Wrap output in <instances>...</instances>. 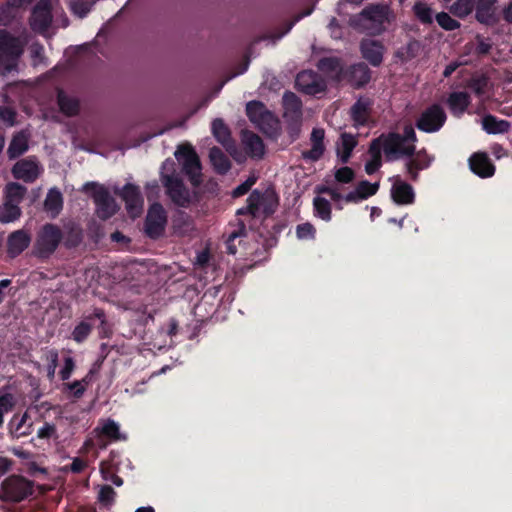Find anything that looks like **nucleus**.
<instances>
[{"mask_svg":"<svg viewBox=\"0 0 512 512\" xmlns=\"http://www.w3.org/2000/svg\"><path fill=\"white\" fill-rule=\"evenodd\" d=\"M474 9V0H457L454 2L450 11L457 17H465L470 14Z\"/></svg>","mask_w":512,"mask_h":512,"instance_id":"49530a36","label":"nucleus"},{"mask_svg":"<svg viewBox=\"0 0 512 512\" xmlns=\"http://www.w3.org/2000/svg\"><path fill=\"white\" fill-rule=\"evenodd\" d=\"M469 104V95L466 92H454L448 98L450 110L455 115L462 114Z\"/></svg>","mask_w":512,"mask_h":512,"instance_id":"e433bc0d","label":"nucleus"},{"mask_svg":"<svg viewBox=\"0 0 512 512\" xmlns=\"http://www.w3.org/2000/svg\"><path fill=\"white\" fill-rule=\"evenodd\" d=\"M352 81L357 86H362L370 80V71L365 64H357L352 67Z\"/></svg>","mask_w":512,"mask_h":512,"instance_id":"37998d69","label":"nucleus"},{"mask_svg":"<svg viewBox=\"0 0 512 512\" xmlns=\"http://www.w3.org/2000/svg\"><path fill=\"white\" fill-rule=\"evenodd\" d=\"M246 113L250 121L266 134H273L278 129L277 118L259 101H250L246 105Z\"/></svg>","mask_w":512,"mask_h":512,"instance_id":"9d476101","label":"nucleus"},{"mask_svg":"<svg viewBox=\"0 0 512 512\" xmlns=\"http://www.w3.org/2000/svg\"><path fill=\"white\" fill-rule=\"evenodd\" d=\"M22 211L21 208L17 205L11 204L9 202L4 201L0 205V222L1 223H11L18 220L21 217Z\"/></svg>","mask_w":512,"mask_h":512,"instance_id":"58836bf2","label":"nucleus"},{"mask_svg":"<svg viewBox=\"0 0 512 512\" xmlns=\"http://www.w3.org/2000/svg\"><path fill=\"white\" fill-rule=\"evenodd\" d=\"M45 360L47 361V378L53 381L55 378L56 368L59 362V353L57 349H46Z\"/></svg>","mask_w":512,"mask_h":512,"instance_id":"c03bdc74","label":"nucleus"},{"mask_svg":"<svg viewBox=\"0 0 512 512\" xmlns=\"http://www.w3.org/2000/svg\"><path fill=\"white\" fill-rule=\"evenodd\" d=\"M30 2L31 0H8L5 5L0 7V25H8L17 17L19 9Z\"/></svg>","mask_w":512,"mask_h":512,"instance_id":"bb28decb","label":"nucleus"},{"mask_svg":"<svg viewBox=\"0 0 512 512\" xmlns=\"http://www.w3.org/2000/svg\"><path fill=\"white\" fill-rule=\"evenodd\" d=\"M446 121V113L444 109L434 104L425 109L418 118L416 125L419 130L433 133L441 129Z\"/></svg>","mask_w":512,"mask_h":512,"instance_id":"f8f14e48","label":"nucleus"},{"mask_svg":"<svg viewBox=\"0 0 512 512\" xmlns=\"http://www.w3.org/2000/svg\"><path fill=\"white\" fill-rule=\"evenodd\" d=\"M167 219L164 208L160 204H153L148 210L145 231L151 238L159 237L165 228Z\"/></svg>","mask_w":512,"mask_h":512,"instance_id":"2eb2a0df","label":"nucleus"},{"mask_svg":"<svg viewBox=\"0 0 512 512\" xmlns=\"http://www.w3.org/2000/svg\"><path fill=\"white\" fill-rule=\"evenodd\" d=\"M116 491L110 485H103L98 492L97 500L104 507H111L115 503Z\"/></svg>","mask_w":512,"mask_h":512,"instance_id":"a18cd8bd","label":"nucleus"},{"mask_svg":"<svg viewBox=\"0 0 512 512\" xmlns=\"http://www.w3.org/2000/svg\"><path fill=\"white\" fill-rule=\"evenodd\" d=\"M354 178V172L349 167H341L335 171V179L339 183H349Z\"/></svg>","mask_w":512,"mask_h":512,"instance_id":"bf43d9fd","label":"nucleus"},{"mask_svg":"<svg viewBox=\"0 0 512 512\" xmlns=\"http://www.w3.org/2000/svg\"><path fill=\"white\" fill-rule=\"evenodd\" d=\"M185 271L186 268L176 262L159 264L153 258H135L113 267L111 276L134 294H142L151 291L160 283L182 280V277L177 275Z\"/></svg>","mask_w":512,"mask_h":512,"instance_id":"f257e3e1","label":"nucleus"},{"mask_svg":"<svg viewBox=\"0 0 512 512\" xmlns=\"http://www.w3.org/2000/svg\"><path fill=\"white\" fill-rule=\"evenodd\" d=\"M393 14L386 5H374L365 8L351 19V25L370 34H380L384 24L393 20Z\"/></svg>","mask_w":512,"mask_h":512,"instance_id":"7ed1b4c3","label":"nucleus"},{"mask_svg":"<svg viewBox=\"0 0 512 512\" xmlns=\"http://www.w3.org/2000/svg\"><path fill=\"white\" fill-rule=\"evenodd\" d=\"M62 207L63 198L61 192L55 188L50 189L44 202L46 212L50 213L52 217H55L59 214Z\"/></svg>","mask_w":512,"mask_h":512,"instance_id":"7c9ffc66","label":"nucleus"},{"mask_svg":"<svg viewBox=\"0 0 512 512\" xmlns=\"http://www.w3.org/2000/svg\"><path fill=\"white\" fill-rule=\"evenodd\" d=\"M94 3V1L89 0H72L70 9L76 16L83 18L89 13Z\"/></svg>","mask_w":512,"mask_h":512,"instance_id":"de8ad7c7","label":"nucleus"},{"mask_svg":"<svg viewBox=\"0 0 512 512\" xmlns=\"http://www.w3.org/2000/svg\"><path fill=\"white\" fill-rule=\"evenodd\" d=\"M24 45V39L14 37L6 30L0 29V74L4 75L16 68Z\"/></svg>","mask_w":512,"mask_h":512,"instance_id":"39448f33","label":"nucleus"},{"mask_svg":"<svg viewBox=\"0 0 512 512\" xmlns=\"http://www.w3.org/2000/svg\"><path fill=\"white\" fill-rule=\"evenodd\" d=\"M378 187V183L372 184L368 181H362L357 185L356 189L364 197V199H367L368 197L376 194Z\"/></svg>","mask_w":512,"mask_h":512,"instance_id":"6e6d98bb","label":"nucleus"},{"mask_svg":"<svg viewBox=\"0 0 512 512\" xmlns=\"http://www.w3.org/2000/svg\"><path fill=\"white\" fill-rule=\"evenodd\" d=\"M82 191L89 193L93 198L95 213L100 219L107 220L118 212L119 205L104 185L87 182L83 185Z\"/></svg>","mask_w":512,"mask_h":512,"instance_id":"423d86ee","label":"nucleus"},{"mask_svg":"<svg viewBox=\"0 0 512 512\" xmlns=\"http://www.w3.org/2000/svg\"><path fill=\"white\" fill-rule=\"evenodd\" d=\"M296 86L306 94L315 95L325 90V82L315 72L303 71L297 75Z\"/></svg>","mask_w":512,"mask_h":512,"instance_id":"a211bd4d","label":"nucleus"},{"mask_svg":"<svg viewBox=\"0 0 512 512\" xmlns=\"http://www.w3.org/2000/svg\"><path fill=\"white\" fill-rule=\"evenodd\" d=\"M15 405L14 397L10 393H6L0 396V427L3 425L4 413L10 412Z\"/></svg>","mask_w":512,"mask_h":512,"instance_id":"3c124183","label":"nucleus"},{"mask_svg":"<svg viewBox=\"0 0 512 512\" xmlns=\"http://www.w3.org/2000/svg\"><path fill=\"white\" fill-rule=\"evenodd\" d=\"M243 144L250 157L259 159L264 155L265 147L258 135L250 132L245 133L243 136Z\"/></svg>","mask_w":512,"mask_h":512,"instance_id":"cd10ccee","label":"nucleus"},{"mask_svg":"<svg viewBox=\"0 0 512 512\" xmlns=\"http://www.w3.org/2000/svg\"><path fill=\"white\" fill-rule=\"evenodd\" d=\"M325 132L321 128H314L311 133L310 141L311 148L307 151H303L302 156L305 159L316 161L320 159L325 151L324 145Z\"/></svg>","mask_w":512,"mask_h":512,"instance_id":"412c9836","label":"nucleus"},{"mask_svg":"<svg viewBox=\"0 0 512 512\" xmlns=\"http://www.w3.org/2000/svg\"><path fill=\"white\" fill-rule=\"evenodd\" d=\"M216 260L217 258H195L191 273L204 285L216 281L220 276V268Z\"/></svg>","mask_w":512,"mask_h":512,"instance_id":"ddd939ff","label":"nucleus"},{"mask_svg":"<svg viewBox=\"0 0 512 512\" xmlns=\"http://www.w3.org/2000/svg\"><path fill=\"white\" fill-rule=\"evenodd\" d=\"M174 155L182 165V170L189 177L191 183L194 186L199 185L201 182V164L194 148L189 144L179 145Z\"/></svg>","mask_w":512,"mask_h":512,"instance_id":"1a4fd4ad","label":"nucleus"},{"mask_svg":"<svg viewBox=\"0 0 512 512\" xmlns=\"http://www.w3.org/2000/svg\"><path fill=\"white\" fill-rule=\"evenodd\" d=\"M370 100L367 98H360L351 108V117L356 126L364 125L370 113Z\"/></svg>","mask_w":512,"mask_h":512,"instance_id":"c85d7f7f","label":"nucleus"},{"mask_svg":"<svg viewBox=\"0 0 512 512\" xmlns=\"http://www.w3.org/2000/svg\"><path fill=\"white\" fill-rule=\"evenodd\" d=\"M414 12L418 19L423 23H431L432 22V11L427 4L424 3H416L414 5Z\"/></svg>","mask_w":512,"mask_h":512,"instance_id":"864d4df0","label":"nucleus"},{"mask_svg":"<svg viewBox=\"0 0 512 512\" xmlns=\"http://www.w3.org/2000/svg\"><path fill=\"white\" fill-rule=\"evenodd\" d=\"M58 104H59L61 111L68 116L75 115L79 111L78 100L66 95L62 91H59V93H58Z\"/></svg>","mask_w":512,"mask_h":512,"instance_id":"ea45409f","label":"nucleus"},{"mask_svg":"<svg viewBox=\"0 0 512 512\" xmlns=\"http://www.w3.org/2000/svg\"><path fill=\"white\" fill-rule=\"evenodd\" d=\"M161 181L171 200L179 206H187L192 201L191 192L185 187L183 181L176 175L175 163L166 159L161 166Z\"/></svg>","mask_w":512,"mask_h":512,"instance_id":"20e7f679","label":"nucleus"},{"mask_svg":"<svg viewBox=\"0 0 512 512\" xmlns=\"http://www.w3.org/2000/svg\"><path fill=\"white\" fill-rule=\"evenodd\" d=\"M374 140L372 141L369 149L370 160L365 164V171L367 174L371 175L375 173L381 166V151L382 148L377 146L374 149Z\"/></svg>","mask_w":512,"mask_h":512,"instance_id":"79ce46f5","label":"nucleus"},{"mask_svg":"<svg viewBox=\"0 0 512 512\" xmlns=\"http://www.w3.org/2000/svg\"><path fill=\"white\" fill-rule=\"evenodd\" d=\"M497 0H474L476 17L482 23H488L494 15V6Z\"/></svg>","mask_w":512,"mask_h":512,"instance_id":"c756f323","label":"nucleus"},{"mask_svg":"<svg viewBox=\"0 0 512 512\" xmlns=\"http://www.w3.org/2000/svg\"><path fill=\"white\" fill-rule=\"evenodd\" d=\"M391 195L393 200L397 204L401 205H408L412 204L414 202L415 194L413 191L412 186L405 183L399 178H396L392 189H391Z\"/></svg>","mask_w":512,"mask_h":512,"instance_id":"5701e85b","label":"nucleus"},{"mask_svg":"<svg viewBox=\"0 0 512 512\" xmlns=\"http://www.w3.org/2000/svg\"><path fill=\"white\" fill-rule=\"evenodd\" d=\"M209 158L218 173L225 174L229 171L231 167L230 161L218 147H212L210 149Z\"/></svg>","mask_w":512,"mask_h":512,"instance_id":"72a5a7b5","label":"nucleus"},{"mask_svg":"<svg viewBox=\"0 0 512 512\" xmlns=\"http://www.w3.org/2000/svg\"><path fill=\"white\" fill-rule=\"evenodd\" d=\"M365 200L364 197L355 188L353 191L344 195V201L346 203H358Z\"/></svg>","mask_w":512,"mask_h":512,"instance_id":"338daca9","label":"nucleus"},{"mask_svg":"<svg viewBox=\"0 0 512 512\" xmlns=\"http://www.w3.org/2000/svg\"><path fill=\"white\" fill-rule=\"evenodd\" d=\"M318 66L321 70L335 69L338 66V61L336 59L326 58L320 60Z\"/></svg>","mask_w":512,"mask_h":512,"instance_id":"774afa93","label":"nucleus"},{"mask_svg":"<svg viewBox=\"0 0 512 512\" xmlns=\"http://www.w3.org/2000/svg\"><path fill=\"white\" fill-rule=\"evenodd\" d=\"M41 172V166L32 158L20 160L12 168L13 176L16 179L23 180L24 182L35 181Z\"/></svg>","mask_w":512,"mask_h":512,"instance_id":"f3484780","label":"nucleus"},{"mask_svg":"<svg viewBox=\"0 0 512 512\" xmlns=\"http://www.w3.org/2000/svg\"><path fill=\"white\" fill-rule=\"evenodd\" d=\"M437 23L445 30L451 31L460 26L459 22L454 20L448 13L441 12L436 15Z\"/></svg>","mask_w":512,"mask_h":512,"instance_id":"603ef678","label":"nucleus"},{"mask_svg":"<svg viewBox=\"0 0 512 512\" xmlns=\"http://www.w3.org/2000/svg\"><path fill=\"white\" fill-rule=\"evenodd\" d=\"M119 195L125 202L127 213L131 218L135 219L142 214L144 200L138 186L128 183L121 189Z\"/></svg>","mask_w":512,"mask_h":512,"instance_id":"4468645a","label":"nucleus"},{"mask_svg":"<svg viewBox=\"0 0 512 512\" xmlns=\"http://www.w3.org/2000/svg\"><path fill=\"white\" fill-rule=\"evenodd\" d=\"M313 212L317 218L325 222H329L332 219L331 203L324 197L316 196L313 199Z\"/></svg>","mask_w":512,"mask_h":512,"instance_id":"c9c22d12","label":"nucleus"},{"mask_svg":"<svg viewBox=\"0 0 512 512\" xmlns=\"http://www.w3.org/2000/svg\"><path fill=\"white\" fill-rule=\"evenodd\" d=\"M101 435L114 442L126 440V436L122 435L120 432L118 423L112 419L106 420V422L103 424L101 428Z\"/></svg>","mask_w":512,"mask_h":512,"instance_id":"a19ab883","label":"nucleus"},{"mask_svg":"<svg viewBox=\"0 0 512 512\" xmlns=\"http://www.w3.org/2000/svg\"><path fill=\"white\" fill-rule=\"evenodd\" d=\"M27 149L28 135L25 132H19L12 138L7 153L13 159L25 153Z\"/></svg>","mask_w":512,"mask_h":512,"instance_id":"2f4dec72","label":"nucleus"},{"mask_svg":"<svg viewBox=\"0 0 512 512\" xmlns=\"http://www.w3.org/2000/svg\"><path fill=\"white\" fill-rule=\"evenodd\" d=\"M408 158L405 166L407 173L412 179H416L418 172L429 167L434 159L432 156H429L425 150H420L417 153L414 152L413 155Z\"/></svg>","mask_w":512,"mask_h":512,"instance_id":"4be33fe9","label":"nucleus"},{"mask_svg":"<svg viewBox=\"0 0 512 512\" xmlns=\"http://www.w3.org/2000/svg\"><path fill=\"white\" fill-rule=\"evenodd\" d=\"M471 170L480 177H491L495 172V167L488 156L484 153H475L469 159Z\"/></svg>","mask_w":512,"mask_h":512,"instance_id":"b1692460","label":"nucleus"},{"mask_svg":"<svg viewBox=\"0 0 512 512\" xmlns=\"http://www.w3.org/2000/svg\"><path fill=\"white\" fill-rule=\"evenodd\" d=\"M35 483L21 475H10L0 485L5 501L21 502L34 493Z\"/></svg>","mask_w":512,"mask_h":512,"instance_id":"0eeeda50","label":"nucleus"},{"mask_svg":"<svg viewBox=\"0 0 512 512\" xmlns=\"http://www.w3.org/2000/svg\"><path fill=\"white\" fill-rule=\"evenodd\" d=\"M284 117L291 121H298L301 118L302 104L300 99L292 92L283 95Z\"/></svg>","mask_w":512,"mask_h":512,"instance_id":"a878e982","label":"nucleus"},{"mask_svg":"<svg viewBox=\"0 0 512 512\" xmlns=\"http://www.w3.org/2000/svg\"><path fill=\"white\" fill-rule=\"evenodd\" d=\"M58 2L59 0H40L36 4L30 17V25L34 31L44 32L48 29Z\"/></svg>","mask_w":512,"mask_h":512,"instance_id":"9b49d317","label":"nucleus"},{"mask_svg":"<svg viewBox=\"0 0 512 512\" xmlns=\"http://www.w3.org/2000/svg\"><path fill=\"white\" fill-rule=\"evenodd\" d=\"M356 144L357 141L353 135L348 133L341 134L338 155L343 163L348 161Z\"/></svg>","mask_w":512,"mask_h":512,"instance_id":"4c0bfd02","label":"nucleus"},{"mask_svg":"<svg viewBox=\"0 0 512 512\" xmlns=\"http://www.w3.org/2000/svg\"><path fill=\"white\" fill-rule=\"evenodd\" d=\"M61 239V230L53 224H46L38 234L37 246L42 252L53 253Z\"/></svg>","mask_w":512,"mask_h":512,"instance_id":"dca6fc26","label":"nucleus"},{"mask_svg":"<svg viewBox=\"0 0 512 512\" xmlns=\"http://www.w3.org/2000/svg\"><path fill=\"white\" fill-rule=\"evenodd\" d=\"M31 236L25 230H17L11 233L7 240L8 251L11 254H21L30 244Z\"/></svg>","mask_w":512,"mask_h":512,"instance_id":"393cba45","label":"nucleus"},{"mask_svg":"<svg viewBox=\"0 0 512 512\" xmlns=\"http://www.w3.org/2000/svg\"><path fill=\"white\" fill-rule=\"evenodd\" d=\"M417 141L412 125H406L402 133L390 132L374 139V147L380 146L387 161L412 156Z\"/></svg>","mask_w":512,"mask_h":512,"instance_id":"f03ea898","label":"nucleus"},{"mask_svg":"<svg viewBox=\"0 0 512 512\" xmlns=\"http://www.w3.org/2000/svg\"><path fill=\"white\" fill-rule=\"evenodd\" d=\"M212 133L217 141L224 146L226 151L234 157L237 161L240 159L237 156V147L232 140L228 127L221 119H215L212 122Z\"/></svg>","mask_w":512,"mask_h":512,"instance_id":"6ab92c4d","label":"nucleus"},{"mask_svg":"<svg viewBox=\"0 0 512 512\" xmlns=\"http://www.w3.org/2000/svg\"><path fill=\"white\" fill-rule=\"evenodd\" d=\"M96 319L99 320L98 329L100 337H108L109 333L106 313L104 309L96 307L93 309L92 313L85 315L84 318L74 327L71 333V338L79 344L85 342L93 330V322Z\"/></svg>","mask_w":512,"mask_h":512,"instance_id":"6e6552de","label":"nucleus"},{"mask_svg":"<svg viewBox=\"0 0 512 512\" xmlns=\"http://www.w3.org/2000/svg\"><path fill=\"white\" fill-rule=\"evenodd\" d=\"M27 189L18 183H9L5 187L4 201L19 206L24 199Z\"/></svg>","mask_w":512,"mask_h":512,"instance_id":"f704fd0d","label":"nucleus"},{"mask_svg":"<svg viewBox=\"0 0 512 512\" xmlns=\"http://www.w3.org/2000/svg\"><path fill=\"white\" fill-rule=\"evenodd\" d=\"M67 391H69L68 397L80 399L84 395L86 388L82 382L75 380L73 382L63 384V392L66 393Z\"/></svg>","mask_w":512,"mask_h":512,"instance_id":"8fccbe9b","label":"nucleus"},{"mask_svg":"<svg viewBox=\"0 0 512 512\" xmlns=\"http://www.w3.org/2000/svg\"><path fill=\"white\" fill-rule=\"evenodd\" d=\"M76 367L75 361L72 357H65L64 358V366L59 371V376L62 381L68 380L72 373L74 372Z\"/></svg>","mask_w":512,"mask_h":512,"instance_id":"4d7b16f0","label":"nucleus"},{"mask_svg":"<svg viewBox=\"0 0 512 512\" xmlns=\"http://www.w3.org/2000/svg\"><path fill=\"white\" fill-rule=\"evenodd\" d=\"M482 126L487 133L497 134L507 132L510 128V123L495 116L487 115L482 119Z\"/></svg>","mask_w":512,"mask_h":512,"instance_id":"473e14b6","label":"nucleus"},{"mask_svg":"<svg viewBox=\"0 0 512 512\" xmlns=\"http://www.w3.org/2000/svg\"><path fill=\"white\" fill-rule=\"evenodd\" d=\"M30 56L34 66H38L44 63V48L39 43H32L30 48Z\"/></svg>","mask_w":512,"mask_h":512,"instance_id":"5fc2aeb1","label":"nucleus"},{"mask_svg":"<svg viewBox=\"0 0 512 512\" xmlns=\"http://www.w3.org/2000/svg\"><path fill=\"white\" fill-rule=\"evenodd\" d=\"M99 368L100 364L95 363L92 366V368L88 371V373L81 380H79L80 382H82V384H84L85 388L92 383L94 375L98 373Z\"/></svg>","mask_w":512,"mask_h":512,"instance_id":"69168bd1","label":"nucleus"},{"mask_svg":"<svg viewBox=\"0 0 512 512\" xmlns=\"http://www.w3.org/2000/svg\"><path fill=\"white\" fill-rule=\"evenodd\" d=\"M101 474L105 481H110L117 487L122 486L124 483L123 479L119 475H117L109 470L101 469Z\"/></svg>","mask_w":512,"mask_h":512,"instance_id":"e2e57ef3","label":"nucleus"},{"mask_svg":"<svg viewBox=\"0 0 512 512\" xmlns=\"http://www.w3.org/2000/svg\"><path fill=\"white\" fill-rule=\"evenodd\" d=\"M295 232L297 238L300 240H313L316 236V228L310 222L298 224Z\"/></svg>","mask_w":512,"mask_h":512,"instance_id":"09e8293b","label":"nucleus"},{"mask_svg":"<svg viewBox=\"0 0 512 512\" xmlns=\"http://www.w3.org/2000/svg\"><path fill=\"white\" fill-rule=\"evenodd\" d=\"M86 467H87V462L85 460H83L82 458H79V457H75L69 466V470L72 473L79 474V473H82Z\"/></svg>","mask_w":512,"mask_h":512,"instance_id":"0e129e2a","label":"nucleus"},{"mask_svg":"<svg viewBox=\"0 0 512 512\" xmlns=\"http://www.w3.org/2000/svg\"><path fill=\"white\" fill-rule=\"evenodd\" d=\"M361 52L371 65L378 66L383 60L384 46L379 41L365 39L361 42Z\"/></svg>","mask_w":512,"mask_h":512,"instance_id":"aec40b11","label":"nucleus"},{"mask_svg":"<svg viewBox=\"0 0 512 512\" xmlns=\"http://www.w3.org/2000/svg\"><path fill=\"white\" fill-rule=\"evenodd\" d=\"M56 427L54 424L45 422L37 431V437L40 439H49L56 435Z\"/></svg>","mask_w":512,"mask_h":512,"instance_id":"680f3d73","label":"nucleus"},{"mask_svg":"<svg viewBox=\"0 0 512 512\" xmlns=\"http://www.w3.org/2000/svg\"><path fill=\"white\" fill-rule=\"evenodd\" d=\"M256 180H257V177L255 175H251L244 183L237 186L233 190V192H232L233 197H240V196L246 194L250 190V188L255 184Z\"/></svg>","mask_w":512,"mask_h":512,"instance_id":"052dcab7","label":"nucleus"},{"mask_svg":"<svg viewBox=\"0 0 512 512\" xmlns=\"http://www.w3.org/2000/svg\"><path fill=\"white\" fill-rule=\"evenodd\" d=\"M16 113L7 106H0V121L6 126H13L15 124Z\"/></svg>","mask_w":512,"mask_h":512,"instance_id":"13d9d810","label":"nucleus"}]
</instances>
